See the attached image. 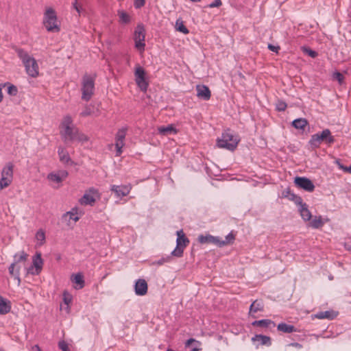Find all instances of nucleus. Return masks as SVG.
<instances>
[{"mask_svg":"<svg viewBox=\"0 0 351 351\" xmlns=\"http://www.w3.org/2000/svg\"><path fill=\"white\" fill-rule=\"evenodd\" d=\"M15 51L19 58L22 60L27 73L32 77H36L39 74L38 65L36 60L23 49L15 48Z\"/></svg>","mask_w":351,"mask_h":351,"instance_id":"obj_1","label":"nucleus"},{"mask_svg":"<svg viewBox=\"0 0 351 351\" xmlns=\"http://www.w3.org/2000/svg\"><path fill=\"white\" fill-rule=\"evenodd\" d=\"M28 254L25 251H21L19 254L14 256V261L8 267V271L10 276L17 280L18 285L21 283L20 271L23 267L25 266V262L27 260Z\"/></svg>","mask_w":351,"mask_h":351,"instance_id":"obj_2","label":"nucleus"},{"mask_svg":"<svg viewBox=\"0 0 351 351\" xmlns=\"http://www.w3.org/2000/svg\"><path fill=\"white\" fill-rule=\"evenodd\" d=\"M239 140L233 135L230 130L228 129L222 133L221 137L217 141V145L220 148H224L230 151H234L239 143Z\"/></svg>","mask_w":351,"mask_h":351,"instance_id":"obj_3","label":"nucleus"},{"mask_svg":"<svg viewBox=\"0 0 351 351\" xmlns=\"http://www.w3.org/2000/svg\"><path fill=\"white\" fill-rule=\"evenodd\" d=\"M335 137L331 135L330 130L325 129L322 130L321 133H317L312 135L308 143L312 148L315 149L319 147L322 143L331 145L335 142Z\"/></svg>","mask_w":351,"mask_h":351,"instance_id":"obj_4","label":"nucleus"},{"mask_svg":"<svg viewBox=\"0 0 351 351\" xmlns=\"http://www.w3.org/2000/svg\"><path fill=\"white\" fill-rule=\"evenodd\" d=\"M43 24L48 32H58L60 30L57 24V15L54 9L48 8L44 14Z\"/></svg>","mask_w":351,"mask_h":351,"instance_id":"obj_5","label":"nucleus"},{"mask_svg":"<svg viewBox=\"0 0 351 351\" xmlns=\"http://www.w3.org/2000/svg\"><path fill=\"white\" fill-rule=\"evenodd\" d=\"M95 75L91 76L85 74L82 81V99L86 101H89L94 93Z\"/></svg>","mask_w":351,"mask_h":351,"instance_id":"obj_6","label":"nucleus"},{"mask_svg":"<svg viewBox=\"0 0 351 351\" xmlns=\"http://www.w3.org/2000/svg\"><path fill=\"white\" fill-rule=\"evenodd\" d=\"M176 247L171 252V256L178 258L182 257L184 249L189 245V239L186 237L182 230L177 231Z\"/></svg>","mask_w":351,"mask_h":351,"instance_id":"obj_7","label":"nucleus"},{"mask_svg":"<svg viewBox=\"0 0 351 351\" xmlns=\"http://www.w3.org/2000/svg\"><path fill=\"white\" fill-rule=\"evenodd\" d=\"M135 82L137 86L143 92H146L149 86V83L146 80V73L145 69L138 66L134 72Z\"/></svg>","mask_w":351,"mask_h":351,"instance_id":"obj_8","label":"nucleus"},{"mask_svg":"<svg viewBox=\"0 0 351 351\" xmlns=\"http://www.w3.org/2000/svg\"><path fill=\"white\" fill-rule=\"evenodd\" d=\"M145 30L143 25H138L135 29L134 39L135 41V47L139 51H144L145 49Z\"/></svg>","mask_w":351,"mask_h":351,"instance_id":"obj_9","label":"nucleus"},{"mask_svg":"<svg viewBox=\"0 0 351 351\" xmlns=\"http://www.w3.org/2000/svg\"><path fill=\"white\" fill-rule=\"evenodd\" d=\"M295 185L307 192H313L315 189V185L308 178L296 176L294 179Z\"/></svg>","mask_w":351,"mask_h":351,"instance_id":"obj_10","label":"nucleus"},{"mask_svg":"<svg viewBox=\"0 0 351 351\" xmlns=\"http://www.w3.org/2000/svg\"><path fill=\"white\" fill-rule=\"evenodd\" d=\"M43 265V260L41 257L40 253H36V254L33 257L32 265L27 268V274H39L42 270Z\"/></svg>","mask_w":351,"mask_h":351,"instance_id":"obj_11","label":"nucleus"},{"mask_svg":"<svg viewBox=\"0 0 351 351\" xmlns=\"http://www.w3.org/2000/svg\"><path fill=\"white\" fill-rule=\"evenodd\" d=\"M127 128H121L116 134V156H119L122 153V148L124 146V139L126 135Z\"/></svg>","mask_w":351,"mask_h":351,"instance_id":"obj_12","label":"nucleus"},{"mask_svg":"<svg viewBox=\"0 0 351 351\" xmlns=\"http://www.w3.org/2000/svg\"><path fill=\"white\" fill-rule=\"evenodd\" d=\"M197 241L201 244L213 243L218 247H223V242H220L218 237H214L211 234L203 235L200 234L197 237Z\"/></svg>","mask_w":351,"mask_h":351,"instance_id":"obj_13","label":"nucleus"},{"mask_svg":"<svg viewBox=\"0 0 351 351\" xmlns=\"http://www.w3.org/2000/svg\"><path fill=\"white\" fill-rule=\"evenodd\" d=\"M131 190V186L129 185H112L111 191L114 192L117 197H122L128 195Z\"/></svg>","mask_w":351,"mask_h":351,"instance_id":"obj_14","label":"nucleus"},{"mask_svg":"<svg viewBox=\"0 0 351 351\" xmlns=\"http://www.w3.org/2000/svg\"><path fill=\"white\" fill-rule=\"evenodd\" d=\"M147 283L144 279H138L136 281L134 285L135 293L137 295H145L147 293Z\"/></svg>","mask_w":351,"mask_h":351,"instance_id":"obj_15","label":"nucleus"},{"mask_svg":"<svg viewBox=\"0 0 351 351\" xmlns=\"http://www.w3.org/2000/svg\"><path fill=\"white\" fill-rule=\"evenodd\" d=\"M197 96L205 101L210 99L211 93L208 86L205 85H197L196 86Z\"/></svg>","mask_w":351,"mask_h":351,"instance_id":"obj_16","label":"nucleus"},{"mask_svg":"<svg viewBox=\"0 0 351 351\" xmlns=\"http://www.w3.org/2000/svg\"><path fill=\"white\" fill-rule=\"evenodd\" d=\"M77 129H75L71 126L68 129H64L63 130H61L60 134L65 143L68 141H75V134L77 133Z\"/></svg>","mask_w":351,"mask_h":351,"instance_id":"obj_17","label":"nucleus"},{"mask_svg":"<svg viewBox=\"0 0 351 351\" xmlns=\"http://www.w3.org/2000/svg\"><path fill=\"white\" fill-rule=\"evenodd\" d=\"M97 191L94 189H90L89 193H86L80 199V202L82 205H92L95 202V198L93 194L96 193Z\"/></svg>","mask_w":351,"mask_h":351,"instance_id":"obj_18","label":"nucleus"},{"mask_svg":"<svg viewBox=\"0 0 351 351\" xmlns=\"http://www.w3.org/2000/svg\"><path fill=\"white\" fill-rule=\"evenodd\" d=\"M60 161L64 165H71L73 162L68 152L62 147H59L58 149Z\"/></svg>","mask_w":351,"mask_h":351,"instance_id":"obj_19","label":"nucleus"},{"mask_svg":"<svg viewBox=\"0 0 351 351\" xmlns=\"http://www.w3.org/2000/svg\"><path fill=\"white\" fill-rule=\"evenodd\" d=\"M337 312L333 310H330L326 311L319 312L315 315V317L319 319H327L329 320H332L337 316Z\"/></svg>","mask_w":351,"mask_h":351,"instance_id":"obj_20","label":"nucleus"},{"mask_svg":"<svg viewBox=\"0 0 351 351\" xmlns=\"http://www.w3.org/2000/svg\"><path fill=\"white\" fill-rule=\"evenodd\" d=\"M282 197H287L289 199L294 202L295 204L297 205L302 204V203L303 202L302 199L300 196H298L295 194L291 193V190L289 188L283 191Z\"/></svg>","mask_w":351,"mask_h":351,"instance_id":"obj_21","label":"nucleus"},{"mask_svg":"<svg viewBox=\"0 0 351 351\" xmlns=\"http://www.w3.org/2000/svg\"><path fill=\"white\" fill-rule=\"evenodd\" d=\"M14 165L12 162H8L1 171V177L12 181Z\"/></svg>","mask_w":351,"mask_h":351,"instance_id":"obj_22","label":"nucleus"},{"mask_svg":"<svg viewBox=\"0 0 351 351\" xmlns=\"http://www.w3.org/2000/svg\"><path fill=\"white\" fill-rule=\"evenodd\" d=\"M71 280L77 285V286L75 287V289H82L85 285L84 276L81 273L72 274L71 276Z\"/></svg>","mask_w":351,"mask_h":351,"instance_id":"obj_23","label":"nucleus"},{"mask_svg":"<svg viewBox=\"0 0 351 351\" xmlns=\"http://www.w3.org/2000/svg\"><path fill=\"white\" fill-rule=\"evenodd\" d=\"M11 310L10 302L0 295V314L5 315Z\"/></svg>","mask_w":351,"mask_h":351,"instance_id":"obj_24","label":"nucleus"},{"mask_svg":"<svg viewBox=\"0 0 351 351\" xmlns=\"http://www.w3.org/2000/svg\"><path fill=\"white\" fill-rule=\"evenodd\" d=\"M158 133L162 136H167L171 134H176L177 130L173 125L161 126L158 128Z\"/></svg>","mask_w":351,"mask_h":351,"instance_id":"obj_25","label":"nucleus"},{"mask_svg":"<svg viewBox=\"0 0 351 351\" xmlns=\"http://www.w3.org/2000/svg\"><path fill=\"white\" fill-rule=\"evenodd\" d=\"M300 215H301L302 218L304 221H310L312 215H311V213L310 212V210L308 208L307 204L306 203L302 202V204H300Z\"/></svg>","mask_w":351,"mask_h":351,"instance_id":"obj_26","label":"nucleus"},{"mask_svg":"<svg viewBox=\"0 0 351 351\" xmlns=\"http://www.w3.org/2000/svg\"><path fill=\"white\" fill-rule=\"evenodd\" d=\"M264 309V304L262 300L254 301L250 307V313H256L258 311H263Z\"/></svg>","mask_w":351,"mask_h":351,"instance_id":"obj_27","label":"nucleus"},{"mask_svg":"<svg viewBox=\"0 0 351 351\" xmlns=\"http://www.w3.org/2000/svg\"><path fill=\"white\" fill-rule=\"evenodd\" d=\"M253 341H261V344L264 346H271V338L268 336L263 335H256L254 337L252 338Z\"/></svg>","mask_w":351,"mask_h":351,"instance_id":"obj_28","label":"nucleus"},{"mask_svg":"<svg viewBox=\"0 0 351 351\" xmlns=\"http://www.w3.org/2000/svg\"><path fill=\"white\" fill-rule=\"evenodd\" d=\"M252 325L253 326H259L263 328L269 327L270 325H272L273 327L276 326V324L271 319L256 320L252 323Z\"/></svg>","mask_w":351,"mask_h":351,"instance_id":"obj_29","label":"nucleus"},{"mask_svg":"<svg viewBox=\"0 0 351 351\" xmlns=\"http://www.w3.org/2000/svg\"><path fill=\"white\" fill-rule=\"evenodd\" d=\"M277 329L279 331H281V332H285V333H291V332H296L297 331V329L295 328L294 326L289 325V324H287L283 323V322L282 323H280L278 325Z\"/></svg>","mask_w":351,"mask_h":351,"instance_id":"obj_30","label":"nucleus"},{"mask_svg":"<svg viewBox=\"0 0 351 351\" xmlns=\"http://www.w3.org/2000/svg\"><path fill=\"white\" fill-rule=\"evenodd\" d=\"M291 124L295 128L304 130L308 123L306 119L299 118L293 121Z\"/></svg>","mask_w":351,"mask_h":351,"instance_id":"obj_31","label":"nucleus"},{"mask_svg":"<svg viewBox=\"0 0 351 351\" xmlns=\"http://www.w3.org/2000/svg\"><path fill=\"white\" fill-rule=\"evenodd\" d=\"M176 29L177 31L182 32L184 34H188L189 29L186 28V27L184 25L183 21H180V19H178L176 23Z\"/></svg>","mask_w":351,"mask_h":351,"instance_id":"obj_32","label":"nucleus"},{"mask_svg":"<svg viewBox=\"0 0 351 351\" xmlns=\"http://www.w3.org/2000/svg\"><path fill=\"white\" fill-rule=\"evenodd\" d=\"M77 212L74 209H73L71 211L66 212L65 214L63 215L62 219H64L65 220L67 219L69 217V219H72L74 221H77L79 220V217L76 215Z\"/></svg>","mask_w":351,"mask_h":351,"instance_id":"obj_33","label":"nucleus"},{"mask_svg":"<svg viewBox=\"0 0 351 351\" xmlns=\"http://www.w3.org/2000/svg\"><path fill=\"white\" fill-rule=\"evenodd\" d=\"M310 225L313 228H319L324 225V222L322 220L321 216L319 217H315L311 222Z\"/></svg>","mask_w":351,"mask_h":351,"instance_id":"obj_34","label":"nucleus"},{"mask_svg":"<svg viewBox=\"0 0 351 351\" xmlns=\"http://www.w3.org/2000/svg\"><path fill=\"white\" fill-rule=\"evenodd\" d=\"M73 120L70 116H66L64 117L61 123L62 128L64 129H68L72 125Z\"/></svg>","mask_w":351,"mask_h":351,"instance_id":"obj_35","label":"nucleus"},{"mask_svg":"<svg viewBox=\"0 0 351 351\" xmlns=\"http://www.w3.org/2000/svg\"><path fill=\"white\" fill-rule=\"evenodd\" d=\"M234 239H235L234 235L232 232H230L226 237L225 240L220 239V242H223V246H224L228 244L233 243Z\"/></svg>","mask_w":351,"mask_h":351,"instance_id":"obj_36","label":"nucleus"},{"mask_svg":"<svg viewBox=\"0 0 351 351\" xmlns=\"http://www.w3.org/2000/svg\"><path fill=\"white\" fill-rule=\"evenodd\" d=\"M47 178L51 181L55 182L56 183H60L62 180L61 178L58 175L57 173H50L47 176Z\"/></svg>","mask_w":351,"mask_h":351,"instance_id":"obj_37","label":"nucleus"},{"mask_svg":"<svg viewBox=\"0 0 351 351\" xmlns=\"http://www.w3.org/2000/svg\"><path fill=\"white\" fill-rule=\"evenodd\" d=\"M36 239L40 241V245L45 241V233L43 230H39L36 234Z\"/></svg>","mask_w":351,"mask_h":351,"instance_id":"obj_38","label":"nucleus"},{"mask_svg":"<svg viewBox=\"0 0 351 351\" xmlns=\"http://www.w3.org/2000/svg\"><path fill=\"white\" fill-rule=\"evenodd\" d=\"M119 15L121 21L123 23H129V21H130V16H129V15L126 12H125L123 11L119 12Z\"/></svg>","mask_w":351,"mask_h":351,"instance_id":"obj_39","label":"nucleus"},{"mask_svg":"<svg viewBox=\"0 0 351 351\" xmlns=\"http://www.w3.org/2000/svg\"><path fill=\"white\" fill-rule=\"evenodd\" d=\"M12 183L11 181L6 179L5 178L1 177L0 179V191L5 187H8Z\"/></svg>","mask_w":351,"mask_h":351,"instance_id":"obj_40","label":"nucleus"},{"mask_svg":"<svg viewBox=\"0 0 351 351\" xmlns=\"http://www.w3.org/2000/svg\"><path fill=\"white\" fill-rule=\"evenodd\" d=\"M303 51L311 58H314L317 56V53L308 47H303Z\"/></svg>","mask_w":351,"mask_h":351,"instance_id":"obj_41","label":"nucleus"},{"mask_svg":"<svg viewBox=\"0 0 351 351\" xmlns=\"http://www.w3.org/2000/svg\"><path fill=\"white\" fill-rule=\"evenodd\" d=\"M75 141H78L81 142H84L88 141V138L86 135L84 134L80 133L77 130V133L75 134Z\"/></svg>","mask_w":351,"mask_h":351,"instance_id":"obj_42","label":"nucleus"},{"mask_svg":"<svg viewBox=\"0 0 351 351\" xmlns=\"http://www.w3.org/2000/svg\"><path fill=\"white\" fill-rule=\"evenodd\" d=\"M18 93V89L16 86L10 84L8 87V93L10 95L15 96Z\"/></svg>","mask_w":351,"mask_h":351,"instance_id":"obj_43","label":"nucleus"},{"mask_svg":"<svg viewBox=\"0 0 351 351\" xmlns=\"http://www.w3.org/2000/svg\"><path fill=\"white\" fill-rule=\"evenodd\" d=\"M172 256H167V257H163L159 259L156 262V263L158 265H162L165 263H169L171 261Z\"/></svg>","mask_w":351,"mask_h":351,"instance_id":"obj_44","label":"nucleus"},{"mask_svg":"<svg viewBox=\"0 0 351 351\" xmlns=\"http://www.w3.org/2000/svg\"><path fill=\"white\" fill-rule=\"evenodd\" d=\"M333 77L335 80H337L340 84H343V80H344V77H343V74H341V73H339L338 71L335 72L333 73Z\"/></svg>","mask_w":351,"mask_h":351,"instance_id":"obj_45","label":"nucleus"},{"mask_svg":"<svg viewBox=\"0 0 351 351\" xmlns=\"http://www.w3.org/2000/svg\"><path fill=\"white\" fill-rule=\"evenodd\" d=\"M287 108V104L282 101H278L276 104V109L278 111H284Z\"/></svg>","mask_w":351,"mask_h":351,"instance_id":"obj_46","label":"nucleus"},{"mask_svg":"<svg viewBox=\"0 0 351 351\" xmlns=\"http://www.w3.org/2000/svg\"><path fill=\"white\" fill-rule=\"evenodd\" d=\"M145 4V0H134V6L136 9L143 7Z\"/></svg>","mask_w":351,"mask_h":351,"instance_id":"obj_47","label":"nucleus"},{"mask_svg":"<svg viewBox=\"0 0 351 351\" xmlns=\"http://www.w3.org/2000/svg\"><path fill=\"white\" fill-rule=\"evenodd\" d=\"M58 347L62 351H70L68 344L64 341H61L58 343Z\"/></svg>","mask_w":351,"mask_h":351,"instance_id":"obj_48","label":"nucleus"},{"mask_svg":"<svg viewBox=\"0 0 351 351\" xmlns=\"http://www.w3.org/2000/svg\"><path fill=\"white\" fill-rule=\"evenodd\" d=\"M92 113V110L90 108L86 107L81 113L80 115L82 117H87L90 115Z\"/></svg>","mask_w":351,"mask_h":351,"instance_id":"obj_49","label":"nucleus"},{"mask_svg":"<svg viewBox=\"0 0 351 351\" xmlns=\"http://www.w3.org/2000/svg\"><path fill=\"white\" fill-rule=\"evenodd\" d=\"M57 173L61 178L62 180H64L69 175L68 172L65 170L59 171Z\"/></svg>","mask_w":351,"mask_h":351,"instance_id":"obj_50","label":"nucleus"},{"mask_svg":"<svg viewBox=\"0 0 351 351\" xmlns=\"http://www.w3.org/2000/svg\"><path fill=\"white\" fill-rule=\"evenodd\" d=\"M63 300L66 304H69L71 302L72 298L69 294H66V293H64Z\"/></svg>","mask_w":351,"mask_h":351,"instance_id":"obj_51","label":"nucleus"},{"mask_svg":"<svg viewBox=\"0 0 351 351\" xmlns=\"http://www.w3.org/2000/svg\"><path fill=\"white\" fill-rule=\"evenodd\" d=\"M268 49L269 50H271V51L278 53V50L280 49V47L279 46H274V45H273L271 44H269L268 45Z\"/></svg>","mask_w":351,"mask_h":351,"instance_id":"obj_52","label":"nucleus"},{"mask_svg":"<svg viewBox=\"0 0 351 351\" xmlns=\"http://www.w3.org/2000/svg\"><path fill=\"white\" fill-rule=\"evenodd\" d=\"M221 5V0H215L214 2L211 3L208 6L209 8H215L219 7Z\"/></svg>","mask_w":351,"mask_h":351,"instance_id":"obj_53","label":"nucleus"},{"mask_svg":"<svg viewBox=\"0 0 351 351\" xmlns=\"http://www.w3.org/2000/svg\"><path fill=\"white\" fill-rule=\"evenodd\" d=\"M340 169L343 170L345 172L351 173V165L350 167H345L343 165H341Z\"/></svg>","mask_w":351,"mask_h":351,"instance_id":"obj_54","label":"nucleus"},{"mask_svg":"<svg viewBox=\"0 0 351 351\" xmlns=\"http://www.w3.org/2000/svg\"><path fill=\"white\" fill-rule=\"evenodd\" d=\"M289 346H292V347H295L296 348H298V349H300L302 348V345L299 343H291L289 344Z\"/></svg>","mask_w":351,"mask_h":351,"instance_id":"obj_55","label":"nucleus"},{"mask_svg":"<svg viewBox=\"0 0 351 351\" xmlns=\"http://www.w3.org/2000/svg\"><path fill=\"white\" fill-rule=\"evenodd\" d=\"M195 341V339H189L186 341V346H189L191 345V343L194 342Z\"/></svg>","mask_w":351,"mask_h":351,"instance_id":"obj_56","label":"nucleus"},{"mask_svg":"<svg viewBox=\"0 0 351 351\" xmlns=\"http://www.w3.org/2000/svg\"><path fill=\"white\" fill-rule=\"evenodd\" d=\"M79 14L81 13V10H82L81 6L78 5L77 8H75V9Z\"/></svg>","mask_w":351,"mask_h":351,"instance_id":"obj_57","label":"nucleus"},{"mask_svg":"<svg viewBox=\"0 0 351 351\" xmlns=\"http://www.w3.org/2000/svg\"><path fill=\"white\" fill-rule=\"evenodd\" d=\"M79 5L77 4V0H75L74 3H73V7L74 9H75V8H77Z\"/></svg>","mask_w":351,"mask_h":351,"instance_id":"obj_58","label":"nucleus"},{"mask_svg":"<svg viewBox=\"0 0 351 351\" xmlns=\"http://www.w3.org/2000/svg\"><path fill=\"white\" fill-rule=\"evenodd\" d=\"M3 99V95L1 92V88H0V102L2 101Z\"/></svg>","mask_w":351,"mask_h":351,"instance_id":"obj_59","label":"nucleus"},{"mask_svg":"<svg viewBox=\"0 0 351 351\" xmlns=\"http://www.w3.org/2000/svg\"><path fill=\"white\" fill-rule=\"evenodd\" d=\"M336 163L338 165L339 169H340L341 165H343L342 164L340 163L339 160H336Z\"/></svg>","mask_w":351,"mask_h":351,"instance_id":"obj_60","label":"nucleus"},{"mask_svg":"<svg viewBox=\"0 0 351 351\" xmlns=\"http://www.w3.org/2000/svg\"><path fill=\"white\" fill-rule=\"evenodd\" d=\"M191 351H201V349L195 348H193Z\"/></svg>","mask_w":351,"mask_h":351,"instance_id":"obj_61","label":"nucleus"},{"mask_svg":"<svg viewBox=\"0 0 351 351\" xmlns=\"http://www.w3.org/2000/svg\"><path fill=\"white\" fill-rule=\"evenodd\" d=\"M35 348H36L37 350L40 351V348L38 346H35Z\"/></svg>","mask_w":351,"mask_h":351,"instance_id":"obj_62","label":"nucleus"},{"mask_svg":"<svg viewBox=\"0 0 351 351\" xmlns=\"http://www.w3.org/2000/svg\"><path fill=\"white\" fill-rule=\"evenodd\" d=\"M0 351H3V350L0 349Z\"/></svg>","mask_w":351,"mask_h":351,"instance_id":"obj_63","label":"nucleus"}]
</instances>
